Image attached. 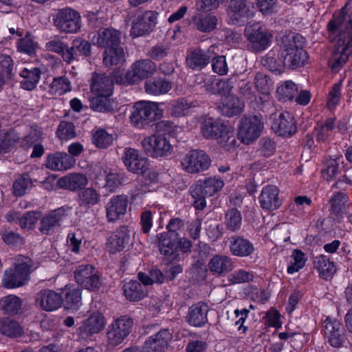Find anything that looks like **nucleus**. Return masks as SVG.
Masks as SVG:
<instances>
[{
  "label": "nucleus",
  "instance_id": "1a4fd4ad",
  "mask_svg": "<svg viewBox=\"0 0 352 352\" xmlns=\"http://www.w3.org/2000/svg\"><path fill=\"white\" fill-rule=\"evenodd\" d=\"M263 129V122L260 114L244 116L239 125L238 138L243 143L249 144L259 137Z\"/></svg>",
  "mask_w": 352,
  "mask_h": 352
},
{
  "label": "nucleus",
  "instance_id": "39448f33",
  "mask_svg": "<svg viewBox=\"0 0 352 352\" xmlns=\"http://www.w3.org/2000/svg\"><path fill=\"white\" fill-rule=\"evenodd\" d=\"M158 111V104L154 102L141 100L133 105L130 120L137 128H145L155 121Z\"/></svg>",
  "mask_w": 352,
  "mask_h": 352
},
{
  "label": "nucleus",
  "instance_id": "09e8293b",
  "mask_svg": "<svg viewBox=\"0 0 352 352\" xmlns=\"http://www.w3.org/2000/svg\"><path fill=\"white\" fill-rule=\"evenodd\" d=\"M298 92L297 85L292 80H285L276 89L277 98L280 101L292 100Z\"/></svg>",
  "mask_w": 352,
  "mask_h": 352
},
{
  "label": "nucleus",
  "instance_id": "a18cd8bd",
  "mask_svg": "<svg viewBox=\"0 0 352 352\" xmlns=\"http://www.w3.org/2000/svg\"><path fill=\"white\" fill-rule=\"evenodd\" d=\"M20 140V135L14 129L3 130L0 133V155L8 153Z\"/></svg>",
  "mask_w": 352,
  "mask_h": 352
},
{
  "label": "nucleus",
  "instance_id": "423d86ee",
  "mask_svg": "<svg viewBox=\"0 0 352 352\" xmlns=\"http://www.w3.org/2000/svg\"><path fill=\"white\" fill-rule=\"evenodd\" d=\"M352 54V32L348 36L339 34V38L329 60V66L334 72H339Z\"/></svg>",
  "mask_w": 352,
  "mask_h": 352
},
{
  "label": "nucleus",
  "instance_id": "aec40b11",
  "mask_svg": "<svg viewBox=\"0 0 352 352\" xmlns=\"http://www.w3.org/2000/svg\"><path fill=\"white\" fill-rule=\"evenodd\" d=\"M68 210V207H61L45 214L41 220L39 231L43 234H52L55 230L60 226Z\"/></svg>",
  "mask_w": 352,
  "mask_h": 352
},
{
  "label": "nucleus",
  "instance_id": "58836bf2",
  "mask_svg": "<svg viewBox=\"0 0 352 352\" xmlns=\"http://www.w3.org/2000/svg\"><path fill=\"white\" fill-rule=\"evenodd\" d=\"M158 243L160 253L164 256L168 262H171L177 258L178 239L168 236L163 237L160 235Z\"/></svg>",
  "mask_w": 352,
  "mask_h": 352
},
{
  "label": "nucleus",
  "instance_id": "603ef678",
  "mask_svg": "<svg viewBox=\"0 0 352 352\" xmlns=\"http://www.w3.org/2000/svg\"><path fill=\"white\" fill-rule=\"evenodd\" d=\"M72 89L69 78L65 76L56 77L50 85V93L54 95L61 96Z\"/></svg>",
  "mask_w": 352,
  "mask_h": 352
},
{
  "label": "nucleus",
  "instance_id": "f3484780",
  "mask_svg": "<svg viewBox=\"0 0 352 352\" xmlns=\"http://www.w3.org/2000/svg\"><path fill=\"white\" fill-rule=\"evenodd\" d=\"M330 32L339 33L348 36L352 32V0H349L336 16L328 23Z\"/></svg>",
  "mask_w": 352,
  "mask_h": 352
},
{
  "label": "nucleus",
  "instance_id": "37998d69",
  "mask_svg": "<svg viewBox=\"0 0 352 352\" xmlns=\"http://www.w3.org/2000/svg\"><path fill=\"white\" fill-rule=\"evenodd\" d=\"M102 56L103 63L107 67L121 65L126 60L124 49L120 45L106 49Z\"/></svg>",
  "mask_w": 352,
  "mask_h": 352
},
{
  "label": "nucleus",
  "instance_id": "de8ad7c7",
  "mask_svg": "<svg viewBox=\"0 0 352 352\" xmlns=\"http://www.w3.org/2000/svg\"><path fill=\"white\" fill-rule=\"evenodd\" d=\"M0 333L8 337L17 338L23 335V330L16 321L5 318L0 320Z\"/></svg>",
  "mask_w": 352,
  "mask_h": 352
},
{
  "label": "nucleus",
  "instance_id": "7c9ffc66",
  "mask_svg": "<svg viewBox=\"0 0 352 352\" xmlns=\"http://www.w3.org/2000/svg\"><path fill=\"white\" fill-rule=\"evenodd\" d=\"M229 248L232 254L238 257L250 256L255 251L250 241L238 235L230 238Z\"/></svg>",
  "mask_w": 352,
  "mask_h": 352
},
{
  "label": "nucleus",
  "instance_id": "5fc2aeb1",
  "mask_svg": "<svg viewBox=\"0 0 352 352\" xmlns=\"http://www.w3.org/2000/svg\"><path fill=\"white\" fill-rule=\"evenodd\" d=\"M105 181L104 187L111 192H115L125 182L124 173L109 172L105 177Z\"/></svg>",
  "mask_w": 352,
  "mask_h": 352
},
{
  "label": "nucleus",
  "instance_id": "f704fd0d",
  "mask_svg": "<svg viewBox=\"0 0 352 352\" xmlns=\"http://www.w3.org/2000/svg\"><path fill=\"white\" fill-rule=\"evenodd\" d=\"M130 240L129 230L126 226L119 228L109 238L107 249L111 254L121 252Z\"/></svg>",
  "mask_w": 352,
  "mask_h": 352
},
{
  "label": "nucleus",
  "instance_id": "79ce46f5",
  "mask_svg": "<svg viewBox=\"0 0 352 352\" xmlns=\"http://www.w3.org/2000/svg\"><path fill=\"white\" fill-rule=\"evenodd\" d=\"M41 74V72L37 67L24 68L20 72V76L23 78L21 82V87L28 91L34 89L40 80Z\"/></svg>",
  "mask_w": 352,
  "mask_h": 352
},
{
  "label": "nucleus",
  "instance_id": "680f3d73",
  "mask_svg": "<svg viewBox=\"0 0 352 352\" xmlns=\"http://www.w3.org/2000/svg\"><path fill=\"white\" fill-rule=\"evenodd\" d=\"M32 181L28 175L20 176L13 184V193L15 196H23L28 188L31 187Z\"/></svg>",
  "mask_w": 352,
  "mask_h": 352
},
{
  "label": "nucleus",
  "instance_id": "a878e982",
  "mask_svg": "<svg viewBox=\"0 0 352 352\" xmlns=\"http://www.w3.org/2000/svg\"><path fill=\"white\" fill-rule=\"evenodd\" d=\"M122 160L126 168L133 173H142L146 168V160L140 157L138 151L134 148H124Z\"/></svg>",
  "mask_w": 352,
  "mask_h": 352
},
{
  "label": "nucleus",
  "instance_id": "4d7b16f0",
  "mask_svg": "<svg viewBox=\"0 0 352 352\" xmlns=\"http://www.w3.org/2000/svg\"><path fill=\"white\" fill-rule=\"evenodd\" d=\"M43 140V132L37 129L32 127L28 134L23 138H20L18 142L22 148L28 149L35 144Z\"/></svg>",
  "mask_w": 352,
  "mask_h": 352
},
{
  "label": "nucleus",
  "instance_id": "c85d7f7f",
  "mask_svg": "<svg viewBox=\"0 0 352 352\" xmlns=\"http://www.w3.org/2000/svg\"><path fill=\"white\" fill-rule=\"evenodd\" d=\"M104 327V318L99 312H95L85 320L78 328L82 338L86 339L90 336L100 332Z\"/></svg>",
  "mask_w": 352,
  "mask_h": 352
},
{
  "label": "nucleus",
  "instance_id": "13d9d810",
  "mask_svg": "<svg viewBox=\"0 0 352 352\" xmlns=\"http://www.w3.org/2000/svg\"><path fill=\"white\" fill-rule=\"evenodd\" d=\"M113 141V135L104 129L97 130L92 136V142L99 148H107Z\"/></svg>",
  "mask_w": 352,
  "mask_h": 352
},
{
  "label": "nucleus",
  "instance_id": "c9c22d12",
  "mask_svg": "<svg viewBox=\"0 0 352 352\" xmlns=\"http://www.w3.org/2000/svg\"><path fill=\"white\" fill-rule=\"evenodd\" d=\"M208 267L213 275L221 276L231 272L234 268V263L230 256L216 254L210 259Z\"/></svg>",
  "mask_w": 352,
  "mask_h": 352
},
{
  "label": "nucleus",
  "instance_id": "f8f14e48",
  "mask_svg": "<svg viewBox=\"0 0 352 352\" xmlns=\"http://www.w3.org/2000/svg\"><path fill=\"white\" fill-rule=\"evenodd\" d=\"M141 144L147 155L155 158L166 156L170 154L172 151L169 140L161 134L144 138Z\"/></svg>",
  "mask_w": 352,
  "mask_h": 352
},
{
  "label": "nucleus",
  "instance_id": "f03ea898",
  "mask_svg": "<svg viewBox=\"0 0 352 352\" xmlns=\"http://www.w3.org/2000/svg\"><path fill=\"white\" fill-rule=\"evenodd\" d=\"M157 70V66L152 60L142 58L135 60L124 74H115L114 79L121 85H135L153 76Z\"/></svg>",
  "mask_w": 352,
  "mask_h": 352
},
{
  "label": "nucleus",
  "instance_id": "a19ab883",
  "mask_svg": "<svg viewBox=\"0 0 352 352\" xmlns=\"http://www.w3.org/2000/svg\"><path fill=\"white\" fill-rule=\"evenodd\" d=\"M124 294L130 301H138L144 298L147 294V289L138 280H130L123 286Z\"/></svg>",
  "mask_w": 352,
  "mask_h": 352
},
{
  "label": "nucleus",
  "instance_id": "3c124183",
  "mask_svg": "<svg viewBox=\"0 0 352 352\" xmlns=\"http://www.w3.org/2000/svg\"><path fill=\"white\" fill-rule=\"evenodd\" d=\"M242 224V217L236 208L229 209L225 214V225L228 230L236 232L240 230Z\"/></svg>",
  "mask_w": 352,
  "mask_h": 352
},
{
  "label": "nucleus",
  "instance_id": "338daca9",
  "mask_svg": "<svg viewBox=\"0 0 352 352\" xmlns=\"http://www.w3.org/2000/svg\"><path fill=\"white\" fill-rule=\"evenodd\" d=\"M256 5L264 15H272L278 10L277 0H256Z\"/></svg>",
  "mask_w": 352,
  "mask_h": 352
},
{
  "label": "nucleus",
  "instance_id": "b1692460",
  "mask_svg": "<svg viewBox=\"0 0 352 352\" xmlns=\"http://www.w3.org/2000/svg\"><path fill=\"white\" fill-rule=\"evenodd\" d=\"M76 160L65 152H56L47 155L45 166L53 171H63L70 169Z\"/></svg>",
  "mask_w": 352,
  "mask_h": 352
},
{
  "label": "nucleus",
  "instance_id": "f257e3e1",
  "mask_svg": "<svg viewBox=\"0 0 352 352\" xmlns=\"http://www.w3.org/2000/svg\"><path fill=\"white\" fill-rule=\"evenodd\" d=\"M280 46L279 59L285 67L295 69L304 66L308 55L303 47L305 38L295 32H285L277 39Z\"/></svg>",
  "mask_w": 352,
  "mask_h": 352
},
{
  "label": "nucleus",
  "instance_id": "69168bd1",
  "mask_svg": "<svg viewBox=\"0 0 352 352\" xmlns=\"http://www.w3.org/2000/svg\"><path fill=\"white\" fill-rule=\"evenodd\" d=\"M1 239L5 243L9 245H20L24 243L23 238L17 232L5 228L1 232Z\"/></svg>",
  "mask_w": 352,
  "mask_h": 352
},
{
  "label": "nucleus",
  "instance_id": "393cba45",
  "mask_svg": "<svg viewBox=\"0 0 352 352\" xmlns=\"http://www.w3.org/2000/svg\"><path fill=\"white\" fill-rule=\"evenodd\" d=\"M36 303L43 310L52 311L63 304L62 296L50 289H42L36 296Z\"/></svg>",
  "mask_w": 352,
  "mask_h": 352
},
{
  "label": "nucleus",
  "instance_id": "9d476101",
  "mask_svg": "<svg viewBox=\"0 0 352 352\" xmlns=\"http://www.w3.org/2000/svg\"><path fill=\"white\" fill-rule=\"evenodd\" d=\"M245 35L248 41L249 46L256 52L267 49L272 37L266 27L260 23L248 25L245 29Z\"/></svg>",
  "mask_w": 352,
  "mask_h": 352
},
{
  "label": "nucleus",
  "instance_id": "774afa93",
  "mask_svg": "<svg viewBox=\"0 0 352 352\" xmlns=\"http://www.w3.org/2000/svg\"><path fill=\"white\" fill-rule=\"evenodd\" d=\"M292 257L294 258V262L287 267V272L289 274H294L302 269L306 261L305 254L298 250H295L293 252Z\"/></svg>",
  "mask_w": 352,
  "mask_h": 352
},
{
  "label": "nucleus",
  "instance_id": "0e129e2a",
  "mask_svg": "<svg viewBox=\"0 0 352 352\" xmlns=\"http://www.w3.org/2000/svg\"><path fill=\"white\" fill-rule=\"evenodd\" d=\"M237 84L239 90V94L241 96V97L247 100H252L255 98L256 89L251 81L238 79Z\"/></svg>",
  "mask_w": 352,
  "mask_h": 352
},
{
  "label": "nucleus",
  "instance_id": "473e14b6",
  "mask_svg": "<svg viewBox=\"0 0 352 352\" xmlns=\"http://www.w3.org/2000/svg\"><path fill=\"white\" fill-rule=\"evenodd\" d=\"M114 77L103 74H94L91 78V90L96 95L111 96L113 94Z\"/></svg>",
  "mask_w": 352,
  "mask_h": 352
},
{
  "label": "nucleus",
  "instance_id": "20e7f679",
  "mask_svg": "<svg viewBox=\"0 0 352 352\" xmlns=\"http://www.w3.org/2000/svg\"><path fill=\"white\" fill-rule=\"evenodd\" d=\"M32 262L28 257L20 256L14 267L6 270L3 285L6 288L19 287L25 285L28 279Z\"/></svg>",
  "mask_w": 352,
  "mask_h": 352
},
{
  "label": "nucleus",
  "instance_id": "ddd939ff",
  "mask_svg": "<svg viewBox=\"0 0 352 352\" xmlns=\"http://www.w3.org/2000/svg\"><path fill=\"white\" fill-rule=\"evenodd\" d=\"M201 133L207 139L227 138V142L230 139L231 143L234 142V138L230 135L232 133L230 127L220 119L206 118L201 124Z\"/></svg>",
  "mask_w": 352,
  "mask_h": 352
},
{
  "label": "nucleus",
  "instance_id": "49530a36",
  "mask_svg": "<svg viewBox=\"0 0 352 352\" xmlns=\"http://www.w3.org/2000/svg\"><path fill=\"white\" fill-rule=\"evenodd\" d=\"M144 88L147 94L159 96L168 92L172 88V85L168 80L157 78L146 82L144 85Z\"/></svg>",
  "mask_w": 352,
  "mask_h": 352
},
{
  "label": "nucleus",
  "instance_id": "7ed1b4c3",
  "mask_svg": "<svg viewBox=\"0 0 352 352\" xmlns=\"http://www.w3.org/2000/svg\"><path fill=\"white\" fill-rule=\"evenodd\" d=\"M223 186V180L217 176L209 177L204 180H199L191 186L189 192L192 198V205L195 209L204 210L206 206V198L211 197L220 191Z\"/></svg>",
  "mask_w": 352,
  "mask_h": 352
},
{
  "label": "nucleus",
  "instance_id": "ea45409f",
  "mask_svg": "<svg viewBox=\"0 0 352 352\" xmlns=\"http://www.w3.org/2000/svg\"><path fill=\"white\" fill-rule=\"evenodd\" d=\"M219 109L223 115L232 117L241 113L243 104L236 96H227L222 98Z\"/></svg>",
  "mask_w": 352,
  "mask_h": 352
},
{
  "label": "nucleus",
  "instance_id": "e433bc0d",
  "mask_svg": "<svg viewBox=\"0 0 352 352\" xmlns=\"http://www.w3.org/2000/svg\"><path fill=\"white\" fill-rule=\"evenodd\" d=\"M218 19L212 13H197L192 17L193 27L203 33L213 31L217 25Z\"/></svg>",
  "mask_w": 352,
  "mask_h": 352
},
{
  "label": "nucleus",
  "instance_id": "bf43d9fd",
  "mask_svg": "<svg viewBox=\"0 0 352 352\" xmlns=\"http://www.w3.org/2000/svg\"><path fill=\"white\" fill-rule=\"evenodd\" d=\"M56 135L62 140H67L76 137L75 126L71 122L61 121L56 130Z\"/></svg>",
  "mask_w": 352,
  "mask_h": 352
},
{
  "label": "nucleus",
  "instance_id": "8fccbe9b",
  "mask_svg": "<svg viewBox=\"0 0 352 352\" xmlns=\"http://www.w3.org/2000/svg\"><path fill=\"white\" fill-rule=\"evenodd\" d=\"M111 96L96 95L91 100V107L96 111L106 113L113 111V102Z\"/></svg>",
  "mask_w": 352,
  "mask_h": 352
},
{
  "label": "nucleus",
  "instance_id": "a211bd4d",
  "mask_svg": "<svg viewBox=\"0 0 352 352\" xmlns=\"http://www.w3.org/2000/svg\"><path fill=\"white\" fill-rule=\"evenodd\" d=\"M322 332L327 342L333 347H340L345 341V331L336 320L327 318L322 322Z\"/></svg>",
  "mask_w": 352,
  "mask_h": 352
},
{
  "label": "nucleus",
  "instance_id": "4be33fe9",
  "mask_svg": "<svg viewBox=\"0 0 352 352\" xmlns=\"http://www.w3.org/2000/svg\"><path fill=\"white\" fill-rule=\"evenodd\" d=\"M121 37V32L116 29L101 28L93 36L92 43L98 47L106 50L120 45Z\"/></svg>",
  "mask_w": 352,
  "mask_h": 352
},
{
  "label": "nucleus",
  "instance_id": "72a5a7b5",
  "mask_svg": "<svg viewBox=\"0 0 352 352\" xmlns=\"http://www.w3.org/2000/svg\"><path fill=\"white\" fill-rule=\"evenodd\" d=\"M87 177L82 173H73L60 177L58 182V186L63 189L72 192L81 190L88 184Z\"/></svg>",
  "mask_w": 352,
  "mask_h": 352
},
{
  "label": "nucleus",
  "instance_id": "5701e85b",
  "mask_svg": "<svg viewBox=\"0 0 352 352\" xmlns=\"http://www.w3.org/2000/svg\"><path fill=\"white\" fill-rule=\"evenodd\" d=\"M172 338V333L169 329H163L148 337L142 347L144 352H166Z\"/></svg>",
  "mask_w": 352,
  "mask_h": 352
},
{
  "label": "nucleus",
  "instance_id": "2f4dec72",
  "mask_svg": "<svg viewBox=\"0 0 352 352\" xmlns=\"http://www.w3.org/2000/svg\"><path fill=\"white\" fill-rule=\"evenodd\" d=\"M76 200L80 208L88 210L100 203L101 195L96 187L85 186L78 191Z\"/></svg>",
  "mask_w": 352,
  "mask_h": 352
},
{
  "label": "nucleus",
  "instance_id": "e2e57ef3",
  "mask_svg": "<svg viewBox=\"0 0 352 352\" xmlns=\"http://www.w3.org/2000/svg\"><path fill=\"white\" fill-rule=\"evenodd\" d=\"M254 278L252 272L245 270H239L234 271L228 276V281L233 285L248 283L253 280Z\"/></svg>",
  "mask_w": 352,
  "mask_h": 352
},
{
  "label": "nucleus",
  "instance_id": "dca6fc26",
  "mask_svg": "<svg viewBox=\"0 0 352 352\" xmlns=\"http://www.w3.org/2000/svg\"><path fill=\"white\" fill-rule=\"evenodd\" d=\"M76 281L82 287L97 291L101 286L98 271L91 265H80L74 271Z\"/></svg>",
  "mask_w": 352,
  "mask_h": 352
},
{
  "label": "nucleus",
  "instance_id": "864d4df0",
  "mask_svg": "<svg viewBox=\"0 0 352 352\" xmlns=\"http://www.w3.org/2000/svg\"><path fill=\"white\" fill-rule=\"evenodd\" d=\"M2 310L8 314H16L21 308L22 301L16 296L9 295L0 301Z\"/></svg>",
  "mask_w": 352,
  "mask_h": 352
},
{
  "label": "nucleus",
  "instance_id": "6e6552de",
  "mask_svg": "<svg viewBox=\"0 0 352 352\" xmlns=\"http://www.w3.org/2000/svg\"><path fill=\"white\" fill-rule=\"evenodd\" d=\"M133 324V320L128 316L115 319L107 328L108 344L113 346L120 344L131 333Z\"/></svg>",
  "mask_w": 352,
  "mask_h": 352
},
{
  "label": "nucleus",
  "instance_id": "4c0bfd02",
  "mask_svg": "<svg viewBox=\"0 0 352 352\" xmlns=\"http://www.w3.org/2000/svg\"><path fill=\"white\" fill-rule=\"evenodd\" d=\"M314 263L320 277L326 280L331 279L336 272L335 263L331 261L329 257L326 255L320 254L316 256Z\"/></svg>",
  "mask_w": 352,
  "mask_h": 352
},
{
  "label": "nucleus",
  "instance_id": "2eb2a0df",
  "mask_svg": "<svg viewBox=\"0 0 352 352\" xmlns=\"http://www.w3.org/2000/svg\"><path fill=\"white\" fill-rule=\"evenodd\" d=\"M215 45L210 46L204 50L199 47L189 49L186 55V67L194 71H201L210 62L213 56L217 54Z\"/></svg>",
  "mask_w": 352,
  "mask_h": 352
},
{
  "label": "nucleus",
  "instance_id": "0eeeda50",
  "mask_svg": "<svg viewBox=\"0 0 352 352\" xmlns=\"http://www.w3.org/2000/svg\"><path fill=\"white\" fill-rule=\"evenodd\" d=\"M54 27L62 33H76L81 27V17L78 12L70 8L58 10L53 16Z\"/></svg>",
  "mask_w": 352,
  "mask_h": 352
},
{
  "label": "nucleus",
  "instance_id": "bb28decb",
  "mask_svg": "<svg viewBox=\"0 0 352 352\" xmlns=\"http://www.w3.org/2000/svg\"><path fill=\"white\" fill-rule=\"evenodd\" d=\"M258 199L261 207L265 210H275L282 204V200L279 197V190L274 185L264 186Z\"/></svg>",
  "mask_w": 352,
  "mask_h": 352
},
{
  "label": "nucleus",
  "instance_id": "6e6d98bb",
  "mask_svg": "<svg viewBox=\"0 0 352 352\" xmlns=\"http://www.w3.org/2000/svg\"><path fill=\"white\" fill-rule=\"evenodd\" d=\"M16 47L19 52L33 56L35 54L37 43L34 41L32 35L28 32L23 38L19 40Z\"/></svg>",
  "mask_w": 352,
  "mask_h": 352
},
{
  "label": "nucleus",
  "instance_id": "c756f323",
  "mask_svg": "<svg viewBox=\"0 0 352 352\" xmlns=\"http://www.w3.org/2000/svg\"><path fill=\"white\" fill-rule=\"evenodd\" d=\"M208 311L209 307L206 303L199 302L194 304L188 309L186 321L191 326L203 327L208 322Z\"/></svg>",
  "mask_w": 352,
  "mask_h": 352
},
{
  "label": "nucleus",
  "instance_id": "4468645a",
  "mask_svg": "<svg viewBox=\"0 0 352 352\" xmlns=\"http://www.w3.org/2000/svg\"><path fill=\"white\" fill-rule=\"evenodd\" d=\"M209 156L202 150L188 151L182 158L181 165L189 173H198L207 170L210 166Z\"/></svg>",
  "mask_w": 352,
  "mask_h": 352
},
{
  "label": "nucleus",
  "instance_id": "9b49d317",
  "mask_svg": "<svg viewBox=\"0 0 352 352\" xmlns=\"http://www.w3.org/2000/svg\"><path fill=\"white\" fill-rule=\"evenodd\" d=\"M254 15L248 0H230L227 8V21L232 25L242 26Z\"/></svg>",
  "mask_w": 352,
  "mask_h": 352
},
{
  "label": "nucleus",
  "instance_id": "6ab92c4d",
  "mask_svg": "<svg viewBox=\"0 0 352 352\" xmlns=\"http://www.w3.org/2000/svg\"><path fill=\"white\" fill-rule=\"evenodd\" d=\"M157 13L153 11H145L139 14L133 21L131 36L135 38L146 35L151 32L156 24Z\"/></svg>",
  "mask_w": 352,
  "mask_h": 352
},
{
  "label": "nucleus",
  "instance_id": "052dcab7",
  "mask_svg": "<svg viewBox=\"0 0 352 352\" xmlns=\"http://www.w3.org/2000/svg\"><path fill=\"white\" fill-rule=\"evenodd\" d=\"M254 83L257 90L263 94H267L273 85L271 78L262 72L255 75Z\"/></svg>",
  "mask_w": 352,
  "mask_h": 352
},
{
  "label": "nucleus",
  "instance_id": "c03bdc74",
  "mask_svg": "<svg viewBox=\"0 0 352 352\" xmlns=\"http://www.w3.org/2000/svg\"><path fill=\"white\" fill-rule=\"evenodd\" d=\"M81 289L66 286L65 289V307L72 311L78 310L82 305Z\"/></svg>",
  "mask_w": 352,
  "mask_h": 352
},
{
  "label": "nucleus",
  "instance_id": "cd10ccee",
  "mask_svg": "<svg viewBox=\"0 0 352 352\" xmlns=\"http://www.w3.org/2000/svg\"><path fill=\"white\" fill-rule=\"evenodd\" d=\"M128 203L126 195L113 196L106 205V214L109 221H114L122 217L126 212Z\"/></svg>",
  "mask_w": 352,
  "mask_h": 352
},
{
  "label": "nucleus",
  "instance_id": "412c9836",
  "mask_svg": "<svg viewBox=\"0 0 352 352\" xmlns=\"http://www.w3.org/2000/svg\"><path fill=\"white\" fill-rule=\"evenodd\" d=\"M272 129L279 136L290 137L296 132V124L294 116L289 112L274 116Z\"/></svg>",
  "mask_w": 352,
  "mask_h": 352
}]
</instances>
